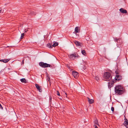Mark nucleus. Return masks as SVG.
<instances>
[{
  "label": "nucleus",
  "instance_id": "obj_1",
  "mask_svg": "<svg viewBox=\"0 0 128 128\" xmlns=\"http://www.w3.org/2000/svg\"><path fill=\"white\" fill-rule=\"evenodd\" d=\"M116 74L114 80L112 82H108L109 87L111 88L112 86H113L112 84H114V82H116L120 80V78L119 75L118 74V70L116 71Z\"/></svg>",
  "mask_w": 128,
  "mask_h": 128
},
{
  "label": "nucleus",
  "instance_id": "obj_2",
  "mask_svg": "<svg viewBox=\"0 0 128 128\" xmlns=\"http://www.w3.org/2000/svg\"><path fill=\"white\" fill-rule=\"evenodd\" d=\"M112 78L110 74L108 72H105L104 74L103 78L104 80L107 81H110Z\"/></svg>",
  "mask_w": 128,
  "mask_h": 128
},
{
  "label": "nucleus",
  "instance_id": "obj_3",
  "mask_svg": "<svg viewBox=\"0 0 128 128\" xmlns=\"http://www.w3.org/2000/svg\"><path fill=\"white\" fill-rule=\"evenodd\" d=\"M115 91L116 94H120V85H117L115 88Z\"/></svg>",
  "mask_w": 128,
  "mask_h": 128
},
{
  "label": "nucleus",
  "instance_id": "obj_4",
  "mask_svg": "<svg viewBox=\"0 0 128 128\" xmlns=\"http://www.w3.org/2000/svg\"><path fill=\"white\" fill-rule=\"evenodd\" d=\"M40 66L42 67L46 68L50 67V64H47L46 63H44L43 62H41L39 64Z\"/></svg>",
  "mask_w": 128,
  "mask_h": 128
},
{
  "label": "nucleus",
  "instance_id": "obj_5",
  "mask_svg": "<svg viewBox=\"0 0 128 128\" xmlns=\"http://www.w3.org/2000/svg\"><path fill=\"white\" fill-rule=\"evenodd\" d=\"M72 73L74 78H77L78 76V73L77 72L74 71H72Z\"/></svg>",
  "mask_w": 128,
  "mask_h": 128
},
{
  "label": "nucleus",
  "instance_id": "obj_6",
  "mask_svg": "<svg viewBox=\"0 0 128 128\" xmlns=\"http://www.w3.org/2000/svg\"><path fill=\"white\" fill-rule=\"evenodd\" d=\"M68 56L70 59H74V58L76 57L79 56H76L74 54H73L71 55H68Z\"/></svg>",
  "mask_w": 128,
  "mask_h": 128
},
{
  "label": "nucleus",
  "instance_id": "obj_7",
  "mask_svg": "<svg viewBox=\"0 0 128 128\" xmlns=\"http://www.w3.org/2000/svg\"><path fill=\"white\" fill-rule=\"evenodd\" d=\"M126 90L124 89V88L123 86L120 85V94H123L125 93Z\"/></svg>",
  "mask_w": 128,
  "mask_h": 128
},
{
  "label": "nucleus",
  "instance_id": "obj_8",
  "mask_svg": "<svg viewBox=\"0 0 128 128\" xmlns=\"http://www.w3.org/2000/svg\"><path fill=\"white\" fill-rule=\"evenodd\" d=\"M35 86L36 88L39 91L41 92L42 91V88H41L40 86L38 84H36Z\"/></svg>",
  "mask_w": 128,
  "mask_h": 128
},
{
  "label": "nucleus",
  "instance_id": "obj_9",
  "mask_svg": "<svg viewBox=\"0 0 128 128\" xmlns=\"http://www.w3.org/2000/svg\"><path fill=\"white\" fill-rule=\"evenodd\" d=\"M126 128H128V120H125L123 124Z\"/></svg>",
  "mask_w": 128,
  "mask_h": 128
},
{
  "label": "nucleus",
  "instance_id": "obj_10",
  "mask_svg": "<svg viewBox=\"0 0 128 128\" xmlns=\"http://www.w3.org/2000/svg\"><path fill=\"white\" fill-rule=\"evenodd\" d=\"M79 28L78 26L76 27L75 29V33L79 32H80Z\"/></svg>",
  "mask_w": 128,
  "mask_h": 128
},
{
  "label": "nucleus",
  "instance_id": "obj_11",
  "mask_svg": "<svg viewBox=\"0 0 128 128\" xmlns=\"http://www.w3.org/2000/svg\"><path fill=\"white\" fill-rule=\"evenodd\" d=\"M87 98L88 99V102L90 104H92L94 102V100H93L90 99L88 98Z\"/></svg>",
  "mask_w": 128,
  "mask_h": 128
},
{
  "label": "nucleus",
  "instance_id": "obj_12",
  "mask_svg": "<svg viewBox=\"0 0 128 128\" xmlns=\"http://www.w3.org/2000/svg\"><path fill=\"white\" fill-rule=\"evenodd\" d=\"M120 12L123 14H126L127 13V11L126 10H124L122 8H120Z\"/></svg>",
  "mask_w": 128,
  "mask_h": 128
},
{
  "label": "nucleus",
  "instance_id": "obj_13",
  "mask_svg": "<svg viewBox=\"0 0 128 128\" xmlns=\"http://www.w3.org/2000/svg\"><path fill=\"white\" fill-rule=\"evenodd\" d=\"M74 42L75 44L78 46H80V44H81L80 42L78 41H77L76 40L74 41Z\"/></svg>",
  "mask_w": 128,
  "mask_h": 128
},
{
  "label": "nucleus",
  "instance_id": "obj_14",
  "mask_svg": "<svg viewBox=\"0 0 128 128\" xmlns=\"http://www.w3.org/2000/svg\"><path fill=\"white\" fill-rule=\"evenodd\" d=\"M10 60V59H9L3 60L2 62H4L6 63L9 61Z\"/></svg>",
  "mask_w": 128,
  "mask_h": 128
},
{
  "label": "nucleus",
  "instance_id": "obj_15",
  "mask_svg": "<svg viewBox=\"0 0 128 128\" xmlns=\"http://www.w3.org/2000/svg\"><path fill=\"white\" fill-rule=\"evenodd\" d=\"M20 81L22 82H26V80L25 78H23L20 79Z\"/></svg>",
  "mask_w": 128,
  "mask_h": 128
},
{
  "label": "nucleus",
  "instance_id": "obj_16",
  "mask_svg": "<svg viewBox=\"0 0 128 128\" xmlns=\"http://www.w3.org/2000/svg\"><path fill=\"white\" fill-rule=\"evenodd\" d=\"M58 45V43L57 42H56L54 43L52 45L53 47H55L57 46Z\"/></svg>",
  "mask_w": 128,
  "mask_h": 128
},
{
  "label": "nucleus",
  "instance_id": "obj_17",
  "mask_svg": "<svg viewBox=\"0 0 128 128\" xmlns=\"http://www.w3.org/2000/svg\"><path fill=\"white\" fill-rule=\"evenodd\" d=\"M82 54L86 56V52L84 50H83L82 51Z\"/></svg>",
  "mask_w": 128,
  "mask_h": 128
},
{
  "label": "nucleus",
  "instance_id": "obj_18",
  "mask_svg": "<svg viewBox=\"0 0 128 128\" xmlns=\"http://www.w3.org/2000/svg\"><path fill=\"white\" fill-rule=\"evenodd\" d=\"M47 46L49 48H52L53 47L52 46V45H51V44H47Z\"/></svg>",
  "mask_w": 128,
  "mask_h": 128
},
{
  "label": "nucleus",
  "instance_id": "obj_19",
  "mask_svg": "<svg viewBox=\"0 0 128 128\" xmlns=\"http://www.w3.org/2000/svg\"><path fill=\"white\" fill-rule=\"evenodd\" d=\"M94 122L95 124L97 125L98 126H99V124L98 123V121L97 120H95Z\"/></svg>",
  "mask_w": 128,
  "mask_h": 128
},
{
  "label": "nucleus",
  "instance_id": "obj_20",
  "mask_svg": "<svg viewBox=\"0 0 128 128\" xmlns=\"http://www.w3.org/2000/svg\"><path fill=\"white\" fill-rule=\"evenodd\" d=\"M30 14L31 15H35L36 14V13L34 12H33L32 11L30 13Z\"/></svg>",
  "mask_w": 128,
  "mask_h": 128
},
{
  "label": "nucleus",
  "instance_id": "obj_21",
  "mask_svg": "<svg viewBox=\"0 0 128 128\" xmlns=\"http://www.w3.org/2000/svg\"><path fill=\"white\" fill-rule=\"evenodd\" d=\"M24 33H22L21 34V37H20L21 39H22L23 38V37L24 36Z\"/></svg>",
  "mask_w": 128,
  "mask_h": 128
},
{
  "label": "nucleus",
  "instance_id": "obj_22",
  "mask_svg": "<svg viewBox=\"0 0 128 128\" xmlns=\"http://www.w3.org/2000/svg\"><path fill=\"white\" fill-rule=\"evenodd\" d=\"M95 79L97 81H98V80H99V78L97 76H96L95 77Z\"/></svg>",
  "mask_w": 128,
  "mask_h": 128
},
{
  "label": "nucleus",
  "instance_id": "obj_23",
  "mask_svg": "<svg viewBox=\"0 0 128 128\" xmlns=\"http://www.w3.org/2000/svg\"><path fill=\"white\" fill-rule=\"evenodd\" d=\"M121 118H124V119L125 120L126 118L125 116V115H124L122 116H121Z\"/></svg>",
  "mask_w": 128,
  "mask_h": 128
},
{
  "label": "nucleus",
  "instance_id": "obj_24",
  "mask_svg": "<svg viewBox=\"0 0 128 128\" xmlns=\"http://www.w3.org/2000/svg\"><path fill=\"white\" fill-rule=\"evenodd\" d=\"M111 110L112 112H113L114 110V108L113 107H112L111 108Z\"/></svg>",
  "mask_w": 128,
  "mask_h": 128
},
{
  "label": "nucleus",
  "instance_id": "obj_25",
  "mask_svg": "<svg viewBox=\"0 0 128 128\" xmlns=\"http://www.w3.org/2000/svg\"><path fill=\"white\" fill-rule=\"evenodd\" d=\"M57 95L59 96H60V94L59 92L57 90Z\"/></svg>",
  "mask_w": 128,
  "mask_h": 128
},
{
  "label": "nucleus",
  "instance_id": "obj_26",
  "mask_svg": "<svg viewBox=\"0 0 128 128\" xmlns=\"http://www.w3.org/2000/svg\"><path fill=\"white\" fill-rule=\"evenodd\" d=\"M25 32H24V34H25V33H26L27 32V31H28V30H25Z\"/></svg>",
  "mask_w": 128,
  "mask_h": 128
},
{
  "label": "nucleus",
  "instance_id": "obj_27",
  "mask_svg": "<svg viewBox=\"0 0 128 128\" xmlns=\"http://www.w3.org/2000/svg\"><path fill=\"white\" fill-rule=\"evenodd\" d=\"M94 127H95V128H98V127H97V126H96L94 125Z\"/></svg>",
  "mask_w": 128,
  "mask_h": 128
},
{
  "label": "nucleus",
  "instance_id": "obj_28",
  "mask_svg": "<svg viewBox=\"0 0 128 128\" xmlns=\"http://www.w3.org/2000/svg\"><path fill=\"white\" fill-rule=\"evenodd\" d=\"M65 94H66V98H67V94L65 92Z\"/></svg>",
  "mask_w": 128,
  "mask_h": 128
},
{
  "label": "nucleus",
  "instance_id": "obj_29",
  "mask_svg": "<svg viewBox=\"0 0 128 128\" xmlns=\"http://www.w3.org/2000/svg\"><path fill=\"white\" fill-rule=\"evenodd\" d=\"M50 80V78H48V81H49Z\"/></svg>",
  "mask_w": 128,
  "mask_h": 128
},
{
  "label": "nucleus",
  "instance_id": "obj_30",
  "mask_svg": "<svg viewBox=\"0 0 128 128\" xmlns=\"http://www.w3.org/2000/svg\"><path fill=\"white\" fill-rule=\"evenodd\" d=\"M3 60H0V61L2 62Z\"/></svg>",
  "mask_w": 128,
  "mask_h": 128
},
{
  "label": "nucleus",
  "instance_id": "obj_31",
  "mask_svg": "<svg viewBox=\"0 0 128 128\" xmlns=\"http://www.w3.org/2000/svg\"><path fill=\"white\" fill-rule=\"evenodd\" d=\"M50 100L51 101V100H52V98H50Z\"/></svg>",
  "mask_w": 128,
  "mask_h": 128
},
{
  "label": "nucleus",
  "instance_id": "obj_32",
  "mask_svg": "<svg viewBox=\"0 0 128 128\" xmlns=\"http://www.w3.org/2000/svg\"><path fill=\"white\" fill-rule=\"evenodd\" d=\"M1 8H0V12H1Z\"/></svg>",
  "mask_w": 128,
  "mask_h": 128
},
{
  "label": "nucleus",
  "instance_id": "obj_33",
  "mask_svg": "<svg viewBox=\"0 0 128 128\" xmlns=\"http://www.w3.org/2000/svg\"><path fill=\"white\" fill-rule=\"evenodd\" d=\"M22 63H24V60H23L22 61Z\"/></svg>",
  "mask_w": 128,
  "mask_h": 128
},
{
  "label": "nucleus",
  "instance_id": "obj_34",
  "mask_svg": "<svg viewBox=\"0 0 128 128\" xmlns=\"http://www.w3.org/2000/svg\"><path fill=\"white\" fill-rule=\"evenodd\" d=\"M60 98V99H61H61H62L61 98Z\"/></svg>",
  "mask_w": 128,
  "mask_h": 128
}]
</instances>
